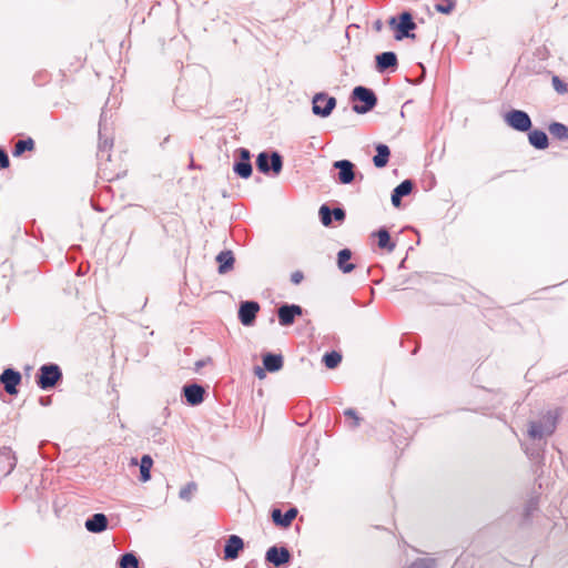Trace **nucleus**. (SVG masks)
Returning a JSON list of instances; mask_svg holds the SVG:
<instances>
[{
    "label": "nucleus",
    "instance_id": "dca6fc26",
    "mask_svg": "<svg viewBox=\"0 0 568 568\" xmlns=\"http://www.w3.org/2000/svg\"><path fill=\"white\" fill-rule=\"evenodd\" d=\"M416 28L415 22L413 21L412 14L409 12H403L399 17V23L397 24V30L400 34L396 36L397 40H400L404 37H412L414 38V34H409L410 30H414Z\"/></svg>",
    "mask_w": 568,
    "mask_h": 568
},
{
    "label": "nucleus",
    "instance_id": "7c9ffc66",
    "mask_svg": "<svg viewBox=\"0 0 568 568\" xmlns=\"http://www.w3.org/2000/svg\"><path fill=\"white\" fill-rule=\"evenodd\" d=\"M323 362L327 368H335L342 362V355L338 352H329L323 356Z\"/></svg>",
    "mask_w": 568,
    "mask_h": 568
},
{
    "label": "nucleus",
    "instance_id": "e433bc0d",
    "mask_svg": "<svg viewBox=\"0 0 568 568\" xmlns=\"http://www.w3.org/2000/svg\"><path fill=\"white\" fill-rule=\"evenodd\" d=\"M408 568H433V560L426 558L417 559Z\"/></svg>",
    "mask_w": 568,
    "mask_h": 568
},
{
    "label": "nucleus",
    "instance_id": "aec40b11",
    "mask_svg": "<svg viewBox=\"0 0 568 568\" xmlns=\"http://www.w3.org/2000/svg\"><path fill=\"white\" fill-rule=\"evenodd\" d=\"M413 182L410 180H405L400 184H398L392 193V204L395 207L400 205V201L403 196L408 195L413 190Z\"/></svg>",
    "mask_w": 568,
    "mask_h": 568
},
{
    "label": "nucleus",
    "instance_id": "b1692460",
    "mask_svg": "<svg viewBox=\"0 0 568 568\" xmlns=\"http://www.w3.org/2000/svg\"><path fill=\"white\" fill-rule=\"evenodd\" d=\"M263 365L268 372H277L283 366V357L277 354L267 353L263 356Z\"/></svg>",
    "mask_w": 568,
    "mask_h": 568
},
{
    "label": "nucleus",
    "instance_id": "a19ab883",
    "mask_svg": "<svg viewBox=\"0 0 568 568\" xmlns=\"http://www.w3.org/2000/svg\"><path fill=\"white\" fill-rule=\"evenodd\" d=\"M254 373H255V375L258 378H264L265 377V373H264V371L261 367H255Z\"/></svg>",
    "mask_w": 568,
    "mask_h": 568
},
{
    "label": "nucleus",
    "instance_id": "4468645a",
    "mask_svg": "<svg viewBox=\"0 0 568 568\" xmlns=\"http://www.w3.org/2000/svg\"><path fill=\"white\" fill-rule=\"evenodd\" d=\"M17 465V457L11 448L3 447L0 449V474L8 476Z\"/></svg>",
    "mask_w": 568,
    "mask_h": 568
},
{
    "label": "nucleus",
    "instance_id": "2f4dec72",
    "mask_svg": "<svg viewBox=\"0 0 568 568\" xmlns=\"http://www.w3.org/2000/svg\"><path fill=\"white\" fill-rule=\"evenodd\" d=\"M196 490L197 485L194 481H190L180 489L179 497L183 500L190 501Z\"/></svg>",
    "mask_w": 568,
    "mask_h": 568
},
{
    "label": "nucleus",
    "instance_id": "c03bdc74",
    "mask_svg": "<svg viewBox=\"0 0 568 568\" xmlns=\"http://www.w3.org/2000/svg\"><path fill=\"white\" fill-rule=\"evenodd\" d=\"M40 403L43 406L49 405L51 403V398L50 397H41Z\"/></svg>",
    "mask_w": 568,
    "mask_h": 568
},
{
    "label": "nucleus",
    "instance_id": "1a4fd4ad",
    "mask_svg": "<svg viewBox=\"0 0 568 568\" xmlns=\"http://www.w3.org/2000/svg\"><path fill=\"white\" fill-rule=\"evenodd\" d=\"M303 310L300 305L296 304H284L278 311V322L282 326H290L294 323L295 316L302 315Z\"/></svg>",
    "mask_w": 568,
    "mask_h": 568
},
{
    "label": "nucleus",
    "instance_id": "c85d7f7f",
    "mask_svg": "<svg viewBox=\"0 0 568 568\" xmlns=\"http://www.w3.org/2000/svg\"><path fill=\"white\" fill-rule=\"evenodd\" d=\"M120 568H140L139 559L133 552H126L119 560Z\"/></svg>",
    "mask_w": 568,
    "mask_h": 568
},
{
    "label": "nucleus",
    "instance_id": "de8ad7c7",
    "mask_svg": "<svg viewBox=\"0 0 568 568\" xmlns=\"http://www.w3.org/2000/svg\"><path fill=\"white\" fill-rule=\"evenodd\" d=\"M131 464H132V465H138V460H136L135 458H133V459L131 460Z\"/></svg>",
    "mask_w": 568,
    "mask_h": 568
},
{
    "label": "nucleus",
    "instance_id": "4c0bfd02",
    "mask_svg": "<svg viewBox=\"0 0 568 568\" xmlns=\"http://www.w3.org/2000/svg\"><path fill=\"white\" fill-rule=\"evenodd\" d=\"M332 215L335 219V221L343 222L345 220V211L341 207H335L332 211Z\"/></svg>",
    "mask_w": 568,
    "mask_h": 568
},
{
    "label": "nucleus",
    "instance_id": "473e14b6",
    "mask_svg": "<svg viewBox=\"0 0 568 568\" xmlns=\"http://www.w3.org/2000/svg\"><path fill=\"white\" fill-rule=\"evenodd\" d=\"M455 6L454 0H440L434 7L437 12L449 14L455 9Z\"/></svg>",
    "mask_w": 568,
    "mask_h": 568
},
{
    "label": "nucleus",
    "instance_id": "9d476101",
    "mask_svg": "<svg viewBox=\"0 0 568 568\" xmlns=\"http://www.w3.org/2000/svg\"><path fill=\"white\" fill-rule=\"evenodd\" d=\"M260 305L253 301L242 302L239 310V318L245 326H250L254 323Z\"/></svg>",
    "mask_w": 568,
    "mask_h": 568
},
{
    "label": "nucleus",
    "instance_id": "6ab92c4d",
    "mask_svg": "<svg viewBox=\"0 0 568 568\" xmlns=\"http://www.w3.org/2000/svg\"><path fill=\"white\" fill-rule=\"evenodd\" d=\"M297 516L296 508H290L285 514H282L280 509H273L272 519L273 521L282 527H288Z\"/></svg>",
    "mask_w": 568,
    "mask_h": 568
},
{
    "label": "nucleus",
    "instance_id": "f8f14e48",
    "mask_svg": "<svg viewBox=\"0 0 568 568\" xmlns=\"http://www.w3.org/2000/svg\"><path fill=\"white\" fill-rule=\"evenodd\" d=\"M0 382L3 384L8 394L14 395L17 394V386L21 382V375L12 368H7L0 375Z\"/></svg>",
    "mask_w": 568,
    "mask_h": 568
},
{
    "label": "nucleus",
    "instance_id": "c9c22d12",
    "mask_svg": "<svg viewBox=\"0 0 568 568\" xmlns=\"http://www.w3.org/2000/svg\"><path fill=\"white\" fill-rule=\"evenodd\" d=\"M552 87L554 89L558 92V93H566L567 92V84L565 82H562L559 77L557 75H554L552 77Z\"/></svg>",
    "mask_w": 568,
    "mask_h": 568
},
{
    "label": "nucleus",
    "instance_id": "f704fd0d",
    "mask_svg": "<svg viewBox=\"0 0 568 568\" xmlns=\"http://www.w3.org/2000/svg\"><path fill=\"white\" fill-rule=\"evenodd\" d=\"M344 415L352 419V423L349 424L351 428H357L359 426L361 417L357 415L355 409L348 408L344 412Z\"/></svg>",
    "mask_w": 568,
    "mask_h": 568
},
{
    "label": "nucleus",
    "instance_id": "2eb2a0df",
    "mask_svg": "<svg viewBox=\"0 0 568 568\" xmlns=\"http://www.w3.org/2000/svg\"><path fill=\"white\" fill-rule=\"evenodd\" d=\"M265 559H266V561L278 567V566L287 564L290 561L291 554L284 547L278 548L276 546H273V547L268 548V550L266 551Z\"/></svg>",
    "mask_w": 568,
    "mask_h": 568
},
{
    "label": "nucleus",
    "instance_id": "49530a36",
    "mask_svg": "<svg viewBox=\"0 0 568 568\" xmlns=\"http://www.w3.org/2000/svg\"><path fill=\"white\" fill-rule=\"evenodd\" d=\"M102 148H104V149L109 148L108 141L103 142Z\"/></svg>",
    "mask_w": 568,
    "mask_h": 568
},
{
    "label": "nucleus",
    "instance_id": "4be33fe9",
    "mask_svg": "<svg viewBox=\"0 0 568 568\" xmlns=\"http://www.w3.org/2000/svg\"><path fill=\"white\" fill-rule=\"evenodd\" d=\"M352 252L343 248L337 254V266L343 273H351L355 268V264L351 263Z\"/></svg>",
    "mask_w": 568,
    "mask_h": 568
},
{
    "label": "nucleus",
    "instance_id": "cd10ccee",
    "mask_svg": "<svg viewBox=\"0 0 568 568\" xmlns=\"http://www.w3.org/2000/svg\"><path fill=\"white\" fill-rule=\"evenodd\" d=\"M549 132L559 140H568V126L562 123L552 122L549 125Z\"/></svg>",
    "mask_w": 568,
    "mask_h": 568
},
{
    "label": "nucleus",
    "instance_id": "58836bf2",
    "mask_svg": "<svg viewBox=\"0 0 568 568\" xmlns=\"http://www.w3.org/2000/svg\"><path fill=\"white\" fill-rule=\"evenodd\" d=\"M10 164L8 154L0 149V170L8 168Z\"/></svg>",
    "mask_w": 568,
    "mask_h": 568
},
{
    "label": "nucleus",
    "instance_id": "ea45409f",
    "mask_svg": "<svg viewBox=\"0 0 568 568\" xmlns=\"http://www.w3.org/2000/svg\"><path fill=\"white\" fill-rule=\"evenodd\" d=\"M291 280L294 284H300L301 281L303 280V274L301 272H295L292 274Z\"/></svg>",
    "mask_w": 568,
    "mask_h": 568
},
{
    "label": "nucleus",
    "instance_id": "0eeeda50",
    "mask_svg": "<svg viewBox=\"0 0 568 568\" xmlns=\"http://www.w3.org/2000/svg\"><path fill=\"white\" fill-rule=\"evenodd\" d=\"M333 168L338 170L337 180L342 184H349L355 179V164L349 160H338L333 163Z\"/></svg>",
    "mask_w": 568,
    "mask_h": 568
},
{
    "label": "nucleus",
    "instance_id": "bb28decb",
    "mask_svg": "<svg viewBox=\"0 0 568 568\" xmlns=\"http://www.w3.org/2000/svg\"><path fill=\"white\" fill-rule=\"evenodd\" d=\"M153 466V459L150 455H143L140 462V479L145 483L150 480V470Z\"/></svg>",
    "mask_w": 568,
    "mask_h": 568
},
{
    "label": "nucleus",
    "instance_id": "9b49d317",
    "mask_svg": "<svg viewBox=\"0 0 568 568\" xmlns=\"http://www.w3.org/2000/svg\"><path fill=\"white\" fill-rule=\"evenodd\" d=\"M205 389L199 384H190L183 387L185 400L191 406H197L204 400Z\"/></svg>",
    "mask_w": 568,
    "mask_h": 568
},
{
    "label": "nucleus",
    "instance_id": "ddd939ff",
    "mask_svg": "<svg viewBox=\"0 0 568 568\" xmlns=\"http://www.w3.org/2000/svg\"><path fill=\"white\" fill-rule=\"evenodd\" d=\"M244 548L243 539L237 535H231L224 546V559L234 560Z\"/></svg>",
    "mask_w": 568,
    "mask_h": 568
},
{
    "label": "nucleus",
    "instance_id": "423d86ee",
    "mask_svg": "<svg viewBox=\"0 0 568 568\" xmlns=\"http://www.w3.org/2000/svg\"><path fill=\"white\" fill-rule=\"evenodd\" d=\"M336 105V99L324 93H317L313 99V112L316 115L328 116Z\"/></svg>",
    "mask_w": 568,
    "mask_h": 568
},
{
    "label": "nucleus",
    "instance_id": "f257e3e1",
    "mask_svg": "<svg viewBox=\"0 0 568 568\" xmlns=\"http://www.w3.org/2000/svg\"><path fill=\"white\" fill-rule=\"evenodd\" d=\"M557 427V416L551 412L545 414L539 420L529 423L528 435L532 439H541L550 436Z\"/></svg>",
    "mask_w": 568,
    "mask_h": 568
},
{
    "label": "nucleus",
    "instance_id": "f03ea898",
    "mask_svg": "<svg viewBox=\"0 0 568 568\" xmlns=\"http://www.w3.org/2000/svg\"><path fill=\"white\" fill-rule=\"evenodd\" d=\"M256 166L260 172L276 176L283 169V159L278 152H261L256 159Z\"/></svg>",
    "mask_w": 568,
    "mask_h": 568
},
{
    "label": "nucleus",
    "instance_id": "393cba45",
    "mask_svg": "<svg viewBox=\"0 0 568 568\" xmlns=\"http://www.w3.org/2000/svg\"><path fill=\"white\" fill-rule=\"evenodd\" d=\"M376 155L373 158L374 165L376 168H384L388 163L389 148L385 144H378L376 146Z\"/></svg>",
    "mask_w": 568,
    "mask_h": 568
},
{
    "label": "nucleus",
    "instance_id": "c756f323",
    "mask_svg": "<svg viewBox=\"0 0 568 568\" xmlns=\"http://www.w3.org/2000/svg\"><path fill=\"white\" fill-rule=\"evenodd\" d=\"M33 148H34V142L32 139L29 138L26 140H19L14 145L13 155L19 156L24 151H31Z\"/></svg>",
    "mask_w": 568,
    "mask_h": 568
},
{
    "label": "nucleus",
    "instance_id": "37998d69",
    "mask_svg": "<svg viewBox=\"0 0 568 568\" xmlns=\"http://www.w3.org/2000/svg\"><path fill=\"white\" fill-rule=\"evenodd\" d=\"M527 455L530 457V458H538L539 457V453L538 452H535V450H526Z\"/></svg>",
    "mask_w": 568,
    "mask_h": 568
},
{
    "label": "nucleus",
    "instance_id": "39448f33",
    "mask_svg": "<svg viewBox=\"0 0 568 568\" xmlns=\"http://www.w3.org/2000/svg\"><path fill=\"white\" fill-rule=\"evenodd\" d=\"M504 120L507 125L519 132H527L531 128L530 116L521 110H511L507 112Z\"/></svg>",
    "mask_w": 568,
    "mask_h": 568
},
{
    "label": "nucleus",
    "instance_id": "412c9836",
    "mask_svg": "<svg viewBox=\"0 0 568 568\" xmlns=\"http://www.w3.org/2000/svg\"><path fill=\"white\" fill-rule=\"evenodd\" d=\"M234 256L231 251H222L216 256V262L219 263V273L225 274L233 268L234 265Z\"/></svg>",
    "mask_w": 568,
    "mask_h": 568
},
{
    "label": "nucleus",
    "instance_id": "a18cd8bd",
    "mask_svg": "<svg viewBox=\"0 0 568 568\" xmlns=\"http://www.w3.org/2000/svg\"><path fill=\"white\" fill-rule=\"evenodd\" d=\"M395 22H396V19H395L394 17H393V18H390V20H389V24H394Z\"/></svg>",
    "mask_w": 568,
    "mask_h": 568
},
{
    "label": "nucleus",
    "instance_id": "7ed1b4c3",
    "mask_svg": "<svg viewBox=\"0 0 568 568\" xmlns=\"http://www.w3.org/2000/svg\"><path fill=\"white\" fill-rule=\"evenodd\" d=\"M352 98L355 101L363 102L362 105L354 104L353 110L358 114H364L371 111L377 104V98L373 90L358 85L354 88Z\"/></svg>",
    "mask_w": 568,
    "mask_h": 568
},
{
    "label": "nucleus",
    "instance_id": "a878e982",
    "mask_svg": "<svg viewBox=\"0 0 568 568\" xmlns=\"http://www.w3.org/2000/svg\"><path fill=\"white\" fill-rule=\"evenodd\" d=\"M374 235L378 239V246L387 252H393L395 243L390 241L389 233L386 229H379Z\"/></svg>",
    "mask_w": 568,
    "mask_h": 568
},
{
    "label": "nucleus",
    "instance_id": "6e6552de",
    "mask_svg": "<svg viewBox=\"0 0 568 568\" xmlns=\"http://www.w3.org/2000/svg\"><path fill=\"white\" fill-rule=\"evenodd\" d=\"M240 161L234 163L233 171L241 178L247 179L252 175L251 153L247 149L237 150Z\"/></svg>",
    "mask_w": 568,
    "mask_h": 568
},
{
    "label": "nucleus",
    "instance_id": "20e7f679",
    "mask_svg": "<svg viewBox=\"0 0 568 568\" xmlns=\"http://www.w3.org/2000/svg\"><path fill=\"white\" fill-rule=\"evenodd\" d=\"M62 378V372L57 364H45L39 368L37 384L41 389H50Z\"/></svg>",
    "mask_w": 568,
    "mask_h": 568
},
{
    "label": "nucleus",
    "instance_id": "72a5a7b5",
    "mask_svg": "<svg viewBox=\"0 0 568 568\" xmlns=\"http://www.w3.org/2000/svg\"><path fill=\"white\" fill-rule=\"evenodd\" d=\"M320 219H321V222L325 225V226H328L331 225L332 223V219H333V215H332V211L331 209L327 206V205H322L320 207Z\"/></svg>",
    "mask_w": 568,
    "mask_h": 568
},
{
    "label": "nucleus",
    "instance_id": "79ce46f5",
    "mask_svg": "<svg viewBox=\"0 0 568 568\" xmlns=\"http://www.w3.org/2000/svg\"><path fill=\"white\" fill-rule=\"evenodd\" d=\"M536 506H537V503L535 500H530V503L527 506V513L529 514L530 511L535 510Z\"/></svg>",
    "mask_w": 568,
    "mask_h": 568
},
{
    "label": "nucleus",
    "instance_id": "5701e85b",
    "mask_svg": "<svg viewBox=\"0 0 568 568\" xmlns=\"http://www.w3.org/2000/svg\"><path fill=\"white\" fill-rule=\"evenodd\" d=\"M529 143L538 150H544L548 146V136L541 130H534L528 135Z\"/></svg>",
    "mask_w": 568,
    "mask_h": 568
},
{
    "label": "nucleus",
    "instance_id": "f3484780",
    "mask_svg": "<svg viewBox=\"0 0 568 568\" xmlns=\"http://www.w3.org/2000/svg\"><path fill=\"white\" fill-rule=\"evenodd\" d=\"M85 528L90 532H102L108 528V518L104 514H94L85 521Z\"/></svg>",
    "mask_w": 568,
    "mask_h": 568
},
{
    "label": "nucleus",
    "instance_id": "a211bd4d",
    "mask_svg": "<svg viewBox=\"0 0 568 568\" xmlns=\"http://www.w3.org/2000/svg\"><path fill=\"white\" fill-rule=\"evenodd\" d=\"M397 67V57L392 51H386L376 55V69L378 72H384L387 69Z\"/></svg>",
    "mask_w": 568,
    "mask_h": 568
}]
</instances>
